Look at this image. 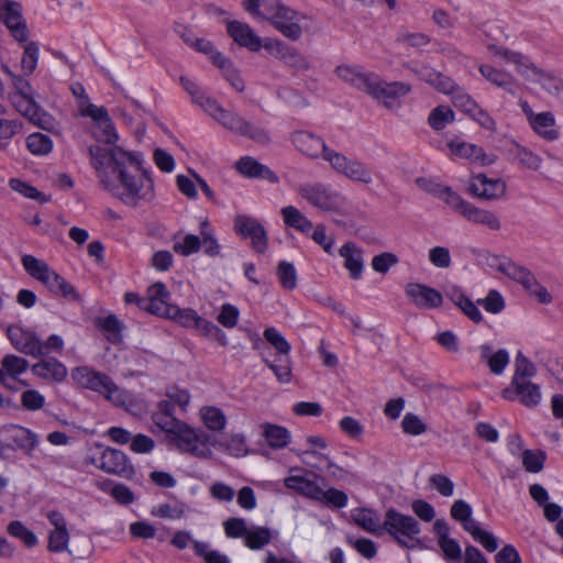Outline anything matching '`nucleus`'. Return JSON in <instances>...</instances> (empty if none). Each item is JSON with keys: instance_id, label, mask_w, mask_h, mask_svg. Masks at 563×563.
<instances>
[{"instance_id": "44", "label": "nucleus", "mask_w": 563, "mask_h": 563, "mask_svg": "<svg viewBox=\"0 0 563 563\" xmlns=\"http://www.w3.org/2000/svg\"><path fill=\"white\" fill-rule=\"evenodd\" d=\"M200 417L207 429L220 432L225 429L227 416L216 406H205L200 409Z\"/></svg>"}, {"instance_id": "23", "label": "nucleus", "mask_w": 563, "mask_h": 563, "mask_svg": "<svg viewBox=\"0 0 563 563\" xmlns=\"http://www.w3.org/2000/svg\"><path fill=\"white\" fill-rule=\"evenodd\" d=\"M290 141L297 151L310 159L321 157L324 153V147H328L320 136L308 131L294 132Z\"/></svg>"}, {"instance_id": "18", "label": "nucleus", "mask_w": 563, "mask_h": 563, "mask_svg": "<svg viewBox=\"0 0 563 563\" xmlns=\"http://www.w3.org/2000/svg\"><path fill=\"white\" fill-rule=\"evenodd\" d=\"M88 113L84 117H88L93 121L92 136L96 141L113 144L118 140L114 124L104 107L88 108Z\"/></svg>"}, {"instance_id": "56", "label": "nucleus", "mask_w": 563, "mask_h": 563, "mask_svg": "<svg viewBox=\"0 0 563 563\" xmlns=\"http://www.w3.org/2000/svg\"><path fill=\"white\" fill-rule=\"evenodd\" d=\"M536 374V366L528 358L517 356L515 363V374L510 385L531 380L530 378Z\"/></svg>"}, {"instance_id": "29", "label": "nucleus", "mask_w": 563, "mask_h": 563, "mask_svg": "<svg viewBox=\"0 0 563 563\" xmlns=\"http://www.w3.org/2000/svg\"><path fill=\"white\" fill-rule=\"evenodd\" d=\"M238 170L247 177L263 178L271 184H277L279 181L278 176L269 167L258 163L256 159L250 156L240 158L236 162Z\"/></svg>"}, {"instance_id": "13", "label": "nucleus", "mask_w": 563, "mask_h": 563, "mask_svg": "<svg viewBox=\"0 0 563 563\" xmlns=\"http://www.w3.org/2000/svg\"><path fill=\"white\" fill-rule=\"evenodd\" d=\"M410 91V86L404 82H386L377 75L372 80L371 88L367 95L372 96L375 100L382 103L389 110H395L400 107L399 99Z\"/></svg>"}, {"instance_id": "58", "label": "nucleus", "mask_w": 563, "mask_h": 563, "mask_svg": "<svg viewBox=\"0 0 563 563\" xmlns=\"http://www.w3.org/2000/svg\"><path fill=\"white\" fill-rule=\"evenodd\" d=\"M142 303L144 306V311L167 319H169L170 313L176 311V306L170 305L168 300L145 298V301Z\"/></svg>"}, {"instance_id": "16", "label": "nucleus", "mask_w": 563, "mask_h": 563, "mask_svg": "<svg viewBox=\"0 0 563 563\" xmlns=\"http://www.w3.org/2000/svg\"><path fill=\"white\" fill-rule=\"evenodd\" d=\"M13 107L30 122L44 130H51L54 128V119L52 115L46 113L33 99L31 93L29 95H12Z\"/></svg>"}, {"instance_id": "6", "label": "nucleus", "mask_w": 563, "mask_h": 563, "mask_svg": "<svg viewBox=\"0 0 563 563\" xmlns=\"http://www.w3.org/2000/svg\"><path fill=\"white\" fill-rule=\"evenodd\" d=\"M168 438L184 453L199 459L212 456V451L208 445L209 437L203 431H198L183 421L168 434Z\"/></svg>"}, {"instance_id": "15", "label": "nucleus", "mask_w": 563, "mask_h": 563, "mask_svg": "<svg viewBox=\"0 0 563 563\" xmlns=\"http://www.w3.org/2000/svg\"><path fill=\"white\" fill-rule=\"evenodd\" d=\"M519 106L527 118L530 128L540 137L553 141L559 137V128L554 115L549 111L534 112L528 101L519 100Z\"/></svg>"}, {"instance_id": "40", "label": "nucleus", "mask_w": 563, "mask_h": 563, "mask_svg": "<svg viewBox=\"0 0 563 563\" xmlns=\"http://www.w3.org/2000/svg\"><path fill=\"white\" fill-rule=\"evenodd\" d=\"M284 484L288 489L311 499L318 498L320 494V486L302 475H289L284 479Z\"/></svg>"}, {"instance_id": "10", "label": "nucleus", "mask_w": 563, "mask_h": 563, "mask_svg": "<svg viewBox=\"0 0 563 563\" xmlns=\"http://www.w3.org/2000/svg\"><path fill=\"white\" fill-rule=\"evenodd\" d=\"M321 157L330 164L333 170L353 181L365 185H369L373 181L369 169L356 159H351L330 147H324V153Z\"/></svg>"}, {"instance_id": "7", "label": "nucleus", "mask_w": 563, "mask_h": 563, "mask_svg": "<svg viewBox=\"0 0 563 563\" xmlns=\"http://www.w3.org/2000/svg\"><path fill=\"white\" fill-rule=\"evenodd\" d=\"M467 252L478 265L498 272L503 276L520 284L522 287L532 274L530 271L517 265L506 256L493 255L485 250L476 249H470Z\"/></svg>"}, {"instance_id": "36", "label": "nucleus", "mask_w": 563, "mask_h": 563, "mask_svg": "<svg viewBox=\"0 0 563 563\" xmlns=\"http://www.w3.org/2000/svg\"><path fill=\"white\" fill-rule=\"evenodd\" d=\"M32 372L43 379L57 383L64 380L67 376L66 367L55 358L42 360L33 365Z\"/></svg>"}, {"instance_id": "3", "label": "nucleus", "mask_w": 563, "mask_h": 563, "mask_svg": "<svg viewBox=\"0 0 563 563\" xmlns=\"http://www.w3.org/2000/svg\"><path fill=\"white\" fill-rule=\"evenodd\" d=\"M205 104L206 112L224 129L235 134L247 136L261 144L269 142V135L263 128L254 125L235 112L225 110L217 101H207Z\"/></svg>"}, {"instance_id": "8", "label": "nucleus", "mask_w": 563, "mask_h": 563, "mask_svg": "<svg viewBox=\"0 0 563 563\" xmlns=\"http://www.w3.org/2000/svg\"><path fill=\"white\" fill-rule=\"evenodd\" d=\"M297 192L309 205L324 212L339 211L344 203L341 194L322 183L301 184Z\"/></svg>"}, {"instance_id": "26", "label": "nucleus", "mask_w": 563, "mask_h": 563, "mask_svg": "<svg viewBox=\"0 0 563 563\" xmlns=\"http://www.w3.org/2000/svg\"><path fill=\"white\" fill-rule=\"evenodd\" d=\"M460 214L467 221L484 225L489 230L497 231L500 229V220L495 212L478 208L472 203L460 202Z\"/></svg>"}, {"instance_id": "35", "label": "nucleus", "mask_w": 563, "mask_h": 563, "mask_svg": "<svg viewBox=\"0 0 563 563\" xmlns=\"http://www.w3.org/2000/svg\"><path fill=\"white\" fill-rule=\"evenodd\" d=\"M21 262L26 273L44 286H47L56 273L47 263L33 255H23Z\"/></svg>"}, {"instance_id": "34", "label": "nucleus", "mask_w": 563, "mask_h": 563, "mask_svg": "<svg viewBox=\"0 0 563 563\" xmlns=\"http://www.w3.org/2000/svg\"><path fill=\"white\" fill-rule=\"evenodd\" d=\"M460 158L468 161L470 164L478 167L493 165L497 156L492 152H486L483 147L473 143H460Z\"/></svg>"}, {"instance_id": "50", "label": "nucleus", "mask_w": 563, "mask_h": 563, "mask_svg": "<svg viewBox=\"0 0 563 563\" xmlns=\"http://www.w3.org/2000/svg\"><path fill=\"white\" fill-rule=\"evenodd\" d=\"M97 325L104 333L108 341L112 343H119L121 341L122 324L115 316L110 314L106 318L98 319Z\"/></svg>"}, {"instance_id": "60", "label": "nucleus", "mask_w": 563, "mask_h": 563, "mask_svg": "<svg viewBox=\"0 0 563 563\" xmlns=\"http://www.w3.org/2000/svg\"><path fill=\"white\" fill-rule=\"evenodd\" d=\"M266 365L275 373L276 378L284 384L291 380V367L289 357H278L274 362L264 358Z\"/></svg>"}, {"instance_id": "27", "label": "nucleus", "mask_w": 563, "mask_h": 563, "mask_svg": "<svg viewBox=\"0 0 563 563\" xmlns=\"http://www.w3.org/2000/svg\"><path fill=\"white\" fill-rule=\"evenodd\" d=\"M481 361L494 375H501L510 362V354L506 349H497L489 344L479 347Z\"/></svg>"}, {"instance_id": "30", "label": "nucleus", "mask_w": 563, "mask_h": 563, "mask_svg": "<svg viewBox=\"0 0 563 563\" xmlns=\"http://www.w3.org/2000/svg\"><path fill=\"white\" fill-rule=\"evenodd\" d=\"M460 111L486 130L494 131L496 129L494 119L481 109L468 95H460Z\"/></svg>"}, {"instance_id": "59", "label": "nucleus", "mask_w": 563, "mask_h": 563, "mask_svg": "<svg viewBox=\"0 0 563 563\" xmlns=\"http://www.w3.org/2000/svg\"><path fill=\"white\" fill-rule=\"evenodd\" d=\"M401 429L408 435H420L427 432V423L416 413L407 412L401 421Z\"/></svg>"}, {"instance_id": "32", "label": "nucleus", "mask_w": 563, "mask_h": 563, "mask_svg": "<svg viewBox=\"0 0 563 563\" xmlns=\"http://www.w3.org/2000/svg\"><path fill=\"white\" fill-rule=\"evenodd\" d=\"M339 254L344 258V267L349 271L351 278L358 279L364 269V260L361 249L354 243L347 242L340 247Z\"/></svg>"}, {"instance_id": "39", "label": "nucleus", "mask_w": 563, "mask_h": 563, "mask_svg": "<svg viewBox=\"0 0 563 563\" xmlns=\"http://www.w3.org/2000/svg\"><path fill=\"white\" fill-rule=\"evenodd\" d=\"M278 60L297 74H303L311 69L310 60L299 51L288 45L278 49Z\"/></svg>"}, {"instance_id": "49", "label": "nucleus", "mask_w": 563, "mask_h": 563, "mask_svg": "<svg viewBox=\"0 0 563 563\" xmlns=\"http://www.w3.org/2000/svg\"><path fill=\"white\" fill-rule=\"evenodd\" d=\"M523 288L529 294L531 298L537 300L542 305H550L553 301L552 294L548 290L545 286H543L533 274L526 280Z\"/></svg>"}, {"instance_id": "61", "label": "nucleus", "mask_w": 563, "mask_h": 563, "mask_svg": "<svg viewBox=\"0 0 563 563\" xmlns=\"http://www.w3.org/2000/svg\"><path fill=\"white\" fill-rule=\"evenodd\" d=\"M314 500L323 501L324 504L335 508H343L347 504V495L333 487L327 490H323L320 487V494H318V498H314Z\"/></svg>"}, {"instance_id": "63", "label": "nucleus", "mask_w": 563, "mask_h": 563, "mask_svg": "<svg viewBox=\"0 0 563 563\" xmlns=\"http://www.w3.org/2000/svg\"><path fill=\"white\" fill-rule=\"evenodd\" d=\"M487 312L497 314L505 309V300L501 294L495 289L488 291L487 296L477 301Z\"/></svg>"}, {"instance_id": "33", "label": "nucleus", "mask_w": 563, "mask_h": 563, "mask_svg": "<svg viewBox=\"0 0 563 563\" xmlns=\"http://www.w3.org/2000/svg\"><path fill=\"white\" fill-rule=\"evenodd\" d=\"M29 363L25 358L16 355H7L1 361L0 383L12 388L11 383L27 369Z\"/></svg>"}, {"instance_id": "21", "label": "nucleus", "mask_w": 563, "mask_h": 563, "mask_svg": "<svg viewBox=\"0 0 563 563\" xmlns=\"http://www.w3.org/2000/svg\"><path fill=\"white\" fill-rule=\"evenodd\" d=\"M481 75L489 84L503 89L511 96H517L520 90V81L511 73L497 68L489 64H481L478 67Z\"/></svg>"}, {"instance_id": "19", "label": "nucleus", "mask_w": 563, "mask_h": 563, "mask_svg": "<svg viewBox=\"0 0 563 563\" xmlns=\"http://www.w3.org/2000/svg\"><path fill=\"white\" fill-rule=\"evenodd\" d=\"M501 396L509 401L519 400L528 408L538 407L542 401L541 388L532 380L510 385L501 391Z\"/></svg>"}, {"instance_id": "1", "label": "nucleus", "mask_w": 563, "mask_h": 563, "mask_svg": "<svg viewBox=\"0 0 563 563\" xmlns=\"http://www.w3.org/2000/svg\"><path fill=\"white\" fill-rule=\"evenodd\" d=\"M90 163L103 189L129 207L154 199V184L137 154L119 146L103 148L89 147Z\"/></svg>"}, {"instance_id": "2", "label": "nucleus", "mask_w": 563, "mask_h": 563, "mask_svg": "<svg viewBox=\"0 0 563 563\" xmlns=\"http://www.w3.org/2000/svg\"><path fill=\"white\" fill-rule=\"evenodd\" d=\"M488 49L494 56L514 65L518 76L527 84L539 85L548 95L563 99V80L538 66L529 56L495 44H488Z\"/></svg>"}, {"instance_id": "46", "label": "nucleus", "mask_w": 563, "mask_h": 563, "mask_svg": "<svg viewBox=\"0 0 563 563\" xmlns=\"http://www.w3.org/2000/svg\"><path fill=\"white\" fill-rule=\"evenodd\" d=\"M263 430L269 446L274 449H282L288 444L290 433L286 428L272 423H265L263 424Z\"/></svg>"}, {"instance_id": "20", "label": "nucleus", "mask_w": 563, "mask_h": 563, "mask_svg": "<svg viewBox=\"0 0 563 563\" xmlns=\"http://www.w3.org/2000/svg\"><path fill=\"white\" fill-rule=\"evenodd\" d=\"M0 20L7 25L11 35L20 43L29 38V30L22 16L21 4L8 0L5 5L0 9Z\"/></svg>"}, {"instance_id": "45", "label": "nucleus", "mask_w": 563, "mask_h": 563, "mask_svg": "<svg viewBox=\"0 0 563 563\" xmlns=\"http://www.w3.org/2000/svg\"><path fill=\"white\" fill-rule=\"evenodd\" d=\"M455 121V112L449 106L435 107L428 117L429 125L437 132H442Z\"/></svg>"}, {"instance_id": "24", "label": "nucleus", "mask_w": 563, "mask_h": 563, "mask_svg": "<svg viewBox=\"0 0 563 563\" xmlns=\"http://www.w3.org/2000/svg\"><path fill=\"white\" fill-rule=\"evenodd\" d=\"M8 336L21 353L32 356L43 355V342L34 333L24 331L19 327H10Z\"/></svg>"}, {"instance_id": "14", "label": "nucleus", "mask_w": 563, "mask_h": 563, "mask_svg": "<svg viewBox=\"0 0 563 563\" xmlns=\"http://www.w3.org/2000/svg\"><path fill=\"white\" fill-rule=\"evenodd\" d=\"M91 463L106 473L118 475L125 479H131L135 470L130 459L120 450L108 448L103 450L99 457L91 459Z\"/></svg>"}, {"instance_id": "51", "label": "nucleus", "mask_w": 563, "mask_h": 563, "mask_svg": "<svg viewBox=\"0 0 563 563\" xmlns=\"http://www.w3.org/2000/svg\"><path fill=\"white\" fill-rule=\"evenodd\" d=\"M12 440L18 448L30 454L37 445V437L31 430L23 427H14Z\"/></svg>"}, {"instance_id": "12", "label": "nucleus", "mask_w": 563, "mask_h": 563, "mask_svg": "<svg viewBox=\"0 0 563 563\" xmlns=\"http://www.w3.org/2000/svg\"><path fill=\"white\" fill-rule=\"evenodd\" d=\"M460 525L486 551L495 552L498 549L499 543L496 536L473 518L471 506L462 500H460Z\"/></svg>"}, {"instance_id": "25", "label": "nucleus", "mask_w": 563, "mask_h": 563, "mask_svg": "<svg viewBox=\"0 0 563 563\" xmlns=\"http://www.w3.org/2000/svg\"><path fill=\"white\" fill-rule=\"evenodd\" d=\"M510 451L514 455H519L525 470L529 473H540L543 470L547 455L541 450H523L522 441L519 437L511 438L509 442Z\"/></svg>"}, {"instance_id": "53", "label": "nucleus", "mask_w": 563, "mask_h": 563, "mask_svg": "<svg viewBox=\"0 0 563 563\" xmlns=\"http://www.w3.org/2000/svg\"><path fill=\"white\" fill-rule=\"evenodd\" d=\"M514 158L523 167L538 170L541 167L542 158L531 150L516 145L514 150Z\"/></svg>"}, {"instance_id": "22", "label": "nucleus", "mask_w": 563, "mask_h": 563, "mask_svg": "<svg viewBox=\"0 0 563 563\" xmlns=\"http://www.w3.org/2000/svg\"><path fill=\"white\" fill-rule=\"evenodd\" d=\"M406 294L412 305L420 309H434L443 301L442 295L437 289L419 283L408 284Z\"/></svg>"}, {"instance_id": "42", "label": "nucleus", "mask_w": 563, "mask_h": 563, "mask_svg": "<svg viewBox=\"0 0 563 563\" xmlns=\"http://www.w3.org/2000/svg\"><path fill=\"white\" fill-rule=\"evenodd\" d=\"M190 329H195L200 335L205 338L216 340L222 346L228 344L225 333L213 322L200 317L198 313L196 314L192 321V327Z\"/></svg>"}, {"instance_id": "54", "label": "nucleus", "mask_w": 563, "mask_h": 563, "mask_svg": "<svg viewBox=\"0 0 563 563\" xmlns=\"http://www.w3.org/2000/svg\"><path fill=\"white\" fill-rule=\"evenodd\" d=\"M26 146L35 155H47L53 150V142L43 133H33L27 136Z\"/></svg>"}, {"instance_id": "41", "label": "nucleus", "mask_w": 563, "mask_h": 563, "mask_svg": "<svg viewBox=\"0 0 563 563\" xmlns=\"http://www.w3.org/2000/svg\"><path fill=\"white\" fill-rule=\"evenodd\" d=\"M352 518L354 522L365 531L376 536L383 534V523H380L379 517L375 511L358 508L352 512Z\"/></svg>"}, {"instance_id": "11", "label": "nucleus", "mask_w": 563, "mask_h": 563, "mask_svg": "<svg viewBox=\"0 0 563 563\" xmlns=\"http://www.w3.org/2000/svg\"><path fill=\"white\" fill-rule=\"evenodd\" d=\"M465 190L474 198L497 201L506 198L507 183L501 177H488L484 173H477L470 177Z\"/></svg>"}, {"instance_id": "4", "label": "nucleus", "mask_w": 563, "mask_h": 563, "mask_svg": "<svg viewBox=\"0 0 563 563\" xmlns=\"http://www.w3.org/2000/svg\"><path fill=\"white\" fill-rule=\"evenodd\" d=\"M71 377L80 387L103 395L115 406H124L126 404L128 394L106 374L96 372L87 366H81L73 369Z\"/></svg>"}, {"instance_id": "37", "label": "nucleus", "mask_w": 563, "mask_h": 563, "mask_svg": "<svg viewBox=\"0 0 563 563\" xmlns=\"http://www.w3.org/2000/svg\"><path fill=\"white\" fill-rule=\"evenodd\" d=\"M280 214L286 227L300 233L309 234L313 229V223L295 206L283 207Z\"/></svg>"}, {"instance_id": "62", "label": "nucleus", "mask_w": 563, "mask_h": 563, "mask_svg": "<svg viewBox=\"0 0 563 563\" xmlns=\"http://www.w3.org/2000/svg\"><path fill=\"white\" fill-rule=\"evenodd\" d=\"M279 283L287 290H292L297 286V273L291 263L280 262L277 267Z\"/></svg>"}, {"instance_id": "52", "label": "nucleus", "mask_w": 563, "mask_h": 563, "mask_svg": "<svg viewBox=\"0 0 563 563\" xmlns=\"http://www.w3.org/2000/svg\"><path fill=\"white\" fill-rule=\"evenodd\" d=\"M40 57V48L36 42H29L24 46L22 59H21V70L23 76H30L36 69Z\"/></svg>"}, {"instance_id": "48", "label": "nucleus", "mask_w": 563, "mask_h": 563, "mask_svg": "<svg viewBox=\"0 0 563 563\" xmlns=\"http://www.w3.org/2000/svg\"><path fill=\"white\" fill-rule=\"evenodd\" d=\"M49 291L63 296L71 301H80L81 297L73 285L65 280L59 274L55 273L54 277L46 286Z\"/></svg>"}, {"instance_id": "43", "label": "nucleus", "mask_w": 563, "mask_h": 563, "mask_svg": "<svg viewBox=\"0 0 563 563\" xmlns=\"http://www.w3.org/2000/svg\"><path fill=\"white\" fill-rule=\"evenodd\" d=\"M418 76L443 93H450L453 90V81L431 67L422 66L418 70Z\"/></svg>"}, {"instance_id": "57", "label": "nucleus", "mask_w": 563, "mask_h": 563, "mask_svg": "<svg viewBox=\"0 0 563 563\" xmlns=\"http://www.w3.org/2000/svg\"><path fill=\"white\" fill-rule=\"evenodd\" d=\"M265 340L276 350L279 357H287L290 352V344L275 328H267L264 331Z\"/></svg>"}, {"instance_id": "5", "label": "nucleus", "mask_w": 563, "mask_h": 563, "mask_svg": "<svg viewBox=\"0 0 563 563\" xmlns=\"http://www.w3.org/2000/svg\"><path fill=\"white\" fill-rule=\"evenodd\" d=\"M421 529L418 521L395 509H389L383 522V533L387 532L402 547L415 548L419 544L418 536Z\"/></svg>"}, {"instance_id": "38", "label": "nucleus", "mask_w": 563, "mask_h": 563, "mask_svg": "<svg viewBox=\"0 0 563 563\" xmlns=\"http://www.w3.org/2000/svg\"><path fill=\"white\" fill-rule=\"evenodd\" d=\"M152 420L167 435L181 422L174 417L173 405L168 400L158 402L156 411L152 415Z\"/></svg>"}, {"instance_id": "47", "label": "nucleus", "mask_w": 563, "mask_h": 563, "mask_svg": "<svg viewBox=\"0 0 563 563\" xmlns=\"http://www.w3.org/2000/svg\"><path fill=\"white\" fill-rule=\"evenodd\" d=\"M218 446L234 457L245 456L249 452L245 437L242 434H230L218 443Z\"/></svg>"}, {"instance_id": "31", "label": "nucleus", "mask_w": 563, "mask_h": 563, "mask_svg": "<svg viewBox=\"0 0 563 563\" xmlns=\"http://www.w3.org/2000/svg\"><path fill=\"white\" fill-rule=\"evenodd\" d=\"M335 73L340 79L364 92H367L368 88H371L375 76V74L362 71L360 67L347 65L336 67Z\"/></svg>"}, {"instance_id": "17", "label": "nucleus", "mask_w": 563, "mask_h": 563, "mask_svg": "<svg viewBox=\"0 0 563 563\" xmlns=\"http://www.w3.org/2000/svg\"><path fill=\"white\" fill-rule=\"evenodd\" d=\"M234 230L239 235L251 239L252 246L258 253L267 250V233L255 218L238 216L234 220Z\"/></svg>"}, {"instance_id": "64", "label": "nucleus", "mask_w": 563, "mask_h": 563, "mask_svg": "<svg viewBox=\"0 0 563 563\" xmlns=\"http://www.w3.org/2000/svg\"><path fill=\"white\" fill-rule=\"evenodd\" d=\"M8 532L12 537L21 539L26 547L31 548L37 543L36 536L19 520L10 522L8 526Z\"/></svg>"}, {"instance_id": "55", "label": "nucleus", "mask_w": 563, "mask_h": 563, "mask_svg": "<svg viewBox=\"0 0 563 563\" xmlns=\"http://www.w3.org/2000/svg\"><path fill=\"white\" fill-rule=\"evenodd\" d=\"M272 540L271 530L266 527H257L254 530H249L245 536V544L252 550H260Z\"/></svg>"}, {"instance_id": "9", "label": "nucleus", "mask_w": 563, "mask_h": 563, "mask_svg": "<svg viewBox=\"0 0 563 563\" xmlns=\"http://www.w3.org/2000/svg\"><path fill=\"white\" fill-rule=\"evenodd\" d=\"M265 20L269 21L278 32L291 41L299 40L302 34V27L300 25L302 15L285 5L279 0H276V3L267 9Z\"/></svg>"}, {"instance_id": "28", "label": "nucleus", "mask_w": 563, "mask_h": 563, "mask_svg": "<svg viewBox=\"0 0 563 563\" xmlns=\"http://www.w3.org/2000/svg\"><path fill=\"white\" fill-rule=\"evenodd\" d=\"M228 33L239 45L251 51H258L262 47L261 38L245 23L232 21L228 23Z\"/></svg>"}]
</instances>
